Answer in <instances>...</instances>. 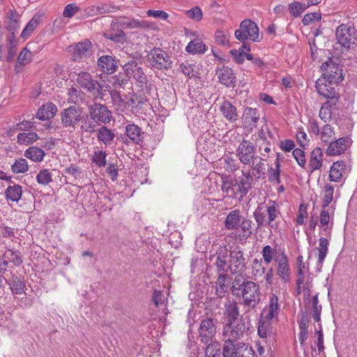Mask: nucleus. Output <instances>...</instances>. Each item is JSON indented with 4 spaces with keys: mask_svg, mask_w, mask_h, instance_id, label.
<instances>
[{
    "mask_svg": "<svg viewBox=\"0 0 357 357\" xmlns=\"http://www.w3.org/2000/svg\"><path fill=\"white\" fill-rule=\"evenodd\" d=\"M280 215V204L273 200H268L266 203L258 204L253 213V217L258 227H277L278 225L275 221Z\"/></svg>",
    "mask_w": 357,
    "mask_h": 357,
    "instance_id": "1",
    "label": "nucleus"
},
{
    "mask_svg": "<svg viewBox=\"0 0 357 357\" xmlns=\"http://www.w3.org/2000/svg\"><path fill=\"white\" fill-rule=\"evenodd\" d=\"M246 335V326L243 320L227 321L224 326L222 336L224 343H237Z\"/></svg>",
    "mask_w": 357,
    "mask_h": 357,
    "instance_id": "2",
    "label": "nucleus"
},
{
    "mask_svg": "<svg viewBox=\"0 0 357 357\" xmlns=\"http://www.w3.org/2000/svg\"><path fill=\"white\" fill-rule=\"evenodd\" d=\"M337 43L345 48H350L353 45H357V29L353 24H342L335 30Z\"/></svg>",
    "mask_w": 357,
    "mask_h": 357,
    "instance_id": "3",
    "label": "nucleus"
},
{
    "mask_svg": "<svg viewBox=\"0 0 357 357\" xmlns=\"http://www.w3.org/2000/svg\"><path fill=\"white\" fill-rule=\"evenodd\" d=\"M244 305L255 308L260 302V289L258 284L252 281L243 282L241 285Z\"/></svg>",
    "mask_w": 357,
    "mask_h": 357,
    "instance_id": "4",
    "label": "nucleus"
},
{
    "mask_svg": "<svg viewBox=\"0 0 357 357\" xmlns=\"http://www.w3.org/2000/svg\"><path fill=\"white\" fill-rule=\"evenodd\" d=\"M235 38L240 41L252 40L258 41L259 39V28L257 24L250 20H243L239 28L234 32Z\"/></svg>",
    "mask_w": 357,
    "mask_h": 357,
    "instance_id": "5",
    "label": "nucleus"
},
{
    "mask_svg": "<svg viewBox=\"0 0 357 357\" xmlns=\"http://www.w3.org/2000/svg\"><path fill=\"white\" fill-rule=\"evenodd\" d=\"M254 351L245 342L224 343L222 357H254Z\"/></svg>",
    "mask_w": 357,
    "mask_h": 357,
    "instance_id": "6",
    "label": "nucleus"
},
{
    "mask_svg": "<svg viewBox=\"0 0 357 357\" xmlns=\"http://www.w3.org/2000/svg\"><path fill=\"white\" fill-rule=\"evenodd\" d=\"M236 155L239 161L244 165H250L257 159V149L248 139H243L236 151Z\"/></svg>",
    "mask_w": 357,
    "mask_h": 357,
    "instance_id": "7",
    "label": "nucleus"
},
{
    "mask_svg": "<svg viewBox=\"0 0 357 357\" xmlns=\"http://www.w3.org/2000/svg\"><path fill=\"white\" fill-rule=\"evenodd\" d=\"M321 68L324 71V79L327 82L337 84L343 80L342 68L331 59L322 63Z\"/></svg>",
    "mask_w": 357,
    "mask_h": 357,
    "instance_id": "8",
    "label": "nucleus"
},
{
    "mask_svg": "<svg viewBox=\"0 0 357 357\" xmlns=\"http://www.w3.org/2000/svg\"><path fill=\"white\" fill-rule=\"evenodd\" d=\"M82 111L75 106H70L61 112V123L66 128L75 129L82 119Z\"/></svg>",
    "mask_w": 357,
    "mask_h": 357,
    "instance_id": "9",
    "label": "nucleus"
},
{
    "mask_svg": "<svg viewBox=\"0 0 357 357\" xmlns=\"http://www.w3.org/2000/svg\"><path fill=\"white\" fill-rule=\"evenodd\" d=\"M150 65L155 68L168 69L172 66L169 56L160 48H154L148 54Z\"/></svg>",
    "mask_w": 357,
    "mask_h": 357,
    "instance_id": "10",
    "label": "nucleus"
},
{
    "mask_svg": "<svg viewBox=\"0 0 357 357\" xmlns=\"http://www.w3.org/2000/svg\"><path fill=\"white\" fill-rule=\"evenodd\" d=\"M335 206L322 208L319 215L320 234L331 238Z\"/></svg>",
    "mask_w": 357,
    "mask_h": 357,
    "instance_id": "11",
    "label": "nucleus"
},
{
    "mask_svg": "<svg viewBox=\"0 0 357 357\" xmlns=\"http://www.w3.org/2000/svg\"><path fill=\"white\" fill-rule=\"evenodd\" d=\"M88 111L98 124L109 123L112 119V112L105 105L93 103L89 106Z\"/></svg>",
    "mask_w": 357,
    "mask_h": 357,
    "instance_id": "12",
    "label": "nucleus"
},
{
    "mask_svg": "<svg viewBox=\"0 0 357 357\" xmlns=\"http://www.w3.org/2000/svg\"><path fill=\"white\" fill-rule=\"evenodd\" d=\"M352 140L349 137L333 139L328 144L326 154L328 156H336L344 153L351 145Z\"/></svg>",
    "mask_w": 357,
    "mask_h": 357,
    "instance_id": "13",
    "label": "nucleus"
},
{
    "mask_svg": "<svg viewBox=\"0 0 357 357\" xmlns=\"http://www.w3.org/2000/svg\"><path fill=\"white\" fill-rule=\"evenodd\" d=\"M123 68L126 75L130 78L133 77L140 86L146 83V76L137 61H128L123 65Z\"/></svg>",
    "mask_w": 357,
    "mask_h": 357,
    "instance_id": "14",
    "label": "nucleus"
},
{
    "mask_svg": "<svg viewBox=\"0 0 357 357\" xmlns=\"http://www.w3.org/2000/svg\"><path fill=\"white\" fill-rule=\"evenodd\" d=\"M234 178L236 180V185L238 187V192H240V199H243L252 188L254 183L253 176L250 169L242 170L241 175Z\"/></svg>",
    "mask_w": 357,
    "mask_h": 357,
    "instance_id": "15",
    "label": "nucleus"
},
{
    "mask_svg": "<svg viewBox=\"0 0 357 357\" xmlns=\"http://www.w3.org/2000/svg\"><path fill=\"white\" fill-rule=\"evenodd\" d=\"M76 82L82 88L93 95H95V90L100 87V82L87 72H80L77 75Z\"/></svg>",
    "mask_w": 357,
    "mask_h": 357,
    "instance_id": "16",
    "label": "nucleus"
},
{
    "mask_svg": "<svg viewBox=\"0 0 357 357\" xmlns=\"http://www.w3.org/2000/svg\"><path fill=\"white\" fill-rule=\"evenodd\" d=\"M243 252L239 248H236L229 254V271L231 273H238L245 268Z\"/></svg>",
    "mask_w": 357,
    "mask_h": 357,
    "instance_id": "17",
    "label": "nucleus"
},
{
    "mask_svg": "<svg viewBox=\"0 0 357 357\" xmlns=\"http://www.w3.org/2000/svg\"><path fill=\"white\" fill-rule=\"evenodd\" d=\"M333 84L327 82L326 79H319L316 82V88L320 96L331 99L330 101L335 102L334 100H337L338 94L333 86Z\"/></svg>",
    "mask_w": 357,
    "mask_h": 357,
    "instance_id": "18",
    "label": "nucleus"
},
{
    "mask_svg": "<svg viewBox=\"0 0 357 357\" xmlns=\"http://www.w3.org/2000/svg\"><path fill=\"white\" fill-rule=\"evenodd\" d=\"M348 171L346 162L343 160L336 161L333 163L330 168L328 179L331 182L340 183Z\"/></svg>",
    "mask_w": 357,
    "mask_h": 357,
    "instance_id": "19",
    "label": "nucleus"
},
{
    "mask_svg": "<svg viewBox=\"0 0 357 357\" xmlns=\"http://www.w3.org/2000/svg\"><path fill=\"white\" fill-rule=\"evenodd\" d=\"M199 337L201 341L208 344L212 340L215 334V327L213 319L207 318L203 320L199 326Z\"/></svg>",
    "mask_w": 357,
    "mask_h": 357,
    "instance_id": "20",
    "label": "nucleus"
},
{
    "mask_svg": "<svg viewBox=\"0 0 357 357\" xmlns=\"http://www.w3.org/2000/svg\"><path fill=\"white\" fill-rule=\"evenodd\" d=\"M275 262L277 264L278 275L284 282H289L291 280V268L287 257L282 254L280 257L275 259Z\"/></svg>",
    "mask_w": 357,
    "mask_h": 357,
    "instance_id": "21",
    "label": "nucleus"
},
{
    "mask_svg": "<svg viewBox=\"0 0 357 357\" xmlns=\"http://www.w3.org/2000/svg\"><path fill=\"white\" fill-rule=\"evenodd\" d=\"M211 260L215 261V264L219 271L227 272L229 270V261H228V251L226 248H219Z\"/></svg>",
    "mask_w": 357,
    "mask_h": 357,
    "instance_id": "22",
    "label": "nucleus"
},
{
    "mask_svg": "<svg viewBox=\"0 0 357 357\" xmlns=\"http://www.w3.org/2000/svg\"><path fill=\"white\" fill-rule=\"evenodd\" d=\"M278 301L279 298L277 295L274 294L270 295L268 304L262 312V317L264 319L270 321L278 317L280 311Z\"/></svg>",
    "mask_w": 357,
    "mask_h": 357,
    "instance_id": "23",
    "label": "nucleus"
},
{
    "mask_svg": "<svg viewBox=\"0 0 357 357\" xmlns=\"http://www.w3.org/2000/svg\"><path fill=\"white\" fill-rule=\"evenodd\" d=\"M222 180L221 190L225 193V196L233 199L236 198L238 195L240 196L235 178L233 179L231 176H225L222 178Z\"/></svg>",
    "mask_w": 357,
    "mask_h": 357,
    "instance_id": "24",
    "label": "nucleus"
},
{
    "mask_svg": "<svg viewBox=\"0 0 357 357\" xmlns=\"http://www.w3.org/2000/svg\"><path fill=\"white\" fill-rule=\"evenodd\" d=\"M296 286L303 287V293L306 299L309 300L312 289V278L310 272L296 274Z\"/></svg>",
    "mask_w": 357,
    "mask_h": 357,
    "instance_id": "25",
    "label": "nucleus"
},
{
    "mask_svg": "<svg viewBox=\"0 0 357 357\" xmlns=\"http://www.w3.org/2000/svg\"><path fill=\"white\" fill-rule=\"evenodd\" d=\"M91 49V43L89 40H84L77 43L73 51V59L74 61H78L84 57L90 55Z\"/></svg>",
    "mask_w": 357,
    "mask_h": 357,
    "instance_id": "26",
    "label": "nucleus"
},
{
    "mask_svg": "<svg viewBox=\"0 0 357 357\" xmlns=\"http://www.w3.org/2000/svg\"><path fill=\"white\" fill-rule=\"evenodd\" d=\"M324 154L321 148L314 149L310 155L308 169L310 173L320 169L323 165Z\"/></svg>",
    "mask_w": 357,
    "mask_h": 357,
    "instance_id": "27",
    "label": "nucleus"
},
{
    "mask_svg": "<svg viewBox=\"0 0 357 357\" xmlns=\"http://www.w3.org/2000/svg\"><path fill=\"white\" fill-rule=\"evenodd\" d=\"M243 123L245 128L252 129L257 126L259 119V113L256 108L246 107L243 114Z\"/></svg>",
    "mask_w": 357,
    "mask_h": 357,
    "instance_id": "28",
    "label": "nucleus"
},
{
    "mask_svg": "<svg viewBox=\"0 0 357 357\" xmlns=\"http://www.w3.org/2000/svg\"><path fill=\"white\" fill-rule=\"evenodd\" d=\"M216 75L220 82L227 86H231L235 83V75L233 70L229 67L222 66L216 70Z\"/></svg>",
    "mask_w": 357,
    "mask_h": 357,
    "instance_id": "29",
    "label": "nucleus"
},
{
    "mask_svg": "<svg viewBox=\"0 0 357 357\" xmlns=\"http://www.w3.org/2000/svg\"><path fill=\"white\" fill-rule=\"evenodd\" d=\"M125 134L132 143L136 144L142 142L144 138V132L142 128L135 123H128L126 126Z\"/></svg>",
    "mask_w": 357,
    "mask_h": 357,
    "instance_id": "30",
    "label": "nucleus"
},
{
    "mask_svg": "<svg viewBox=\"0 0 357 357\" xmlns=\"http://www.w3.org/2000/svg\"><path fill=\"white\" fill-rule=\"evenodd\" d=\"M220 112L222 116L231 123L238 119V113L235 106L228 100H225L220 106Z\"/></svg>",
    "mask_w": 357,
    "mask_h": 357,
    "instance_id": "31",
    "label": "nucleus"
},
{
    "mask_svg": "<svg viewBox=\"0 0 357 357\" xmlns=\"http://www.w3.org/2000/svg\"><path fill=\"white\" fill-rule=\"evenodd\" d=\"M57 112V107L55 104L47 102L43 104L38 110L36 117L41 121L52 119Z\"/></svg>",
    "mask_w": 357,
    "mask_h": 357,
    "instance_id": "32",
    "label": "nucleus"
},
{
    "mask_svg": "<svg viewBox=\"0 0 357 357\" xmlns=\"http://www.w3.org/2000/svg\"><path fill=\"white\" fill-rule=\"evenodd\" d=\"M98 66L102 72L107 74L114 73L117 68L116 61L109 55L100 56L98 60Z\"/></svg>",
    "mask_w": 357,
    "mask_h": 357,
    "instance_id": "33",
    "label": "nucleus"
},
{
    "mask_svg": "<svg viewBox=\"0 0 357 357\" xmlns=\"http://www.w3.org/2000/svg\"><path fill=\"white\" fill-rule=\"evenodd\" d=\"M231 284V278L225 274H222L218 276L215 282V294L220 297L222 298L228 290Z\"/></svg>",
    "mask_w": 357,
    "mask_h": 357,
    "instance_id": "34",
    "label": "nucleus"
},
{
    "mask_svg": "<svg viewBox=\"0 0 357 357\" xmlns=\"http://www.w3.org/2000/svg\"><path fill=\"white\" fill-rule=\"evenodd\" d=\"M331 238L327 237L326 236H323L319 239V246L317 248L318 250L317 254V265L321 268L323 263L326 257L328 251V245H329V240Z\"/></svg>",
    "mask_w": 357,
    "mask_h": 357,
    "instance_id": "35",
    "label": "nucleus"
},
{
    "mask_svg": "<svg viewBox=\"0 0 357 357\" xmlns=\"http://www.w3.org/2000/svg\"><path fill=\"white\" fill-rule=\"evenodd\" d=\"M20 15L15 10H10L6 16V28L13 35L20 27Z\"/></svg>",
    "mask_w": 357,
    "mask_h": 357,
    "instance_id": "36",
    "label": "nucleus"
},
{
    "mask_svg": "<svg viewBox=\"0 0 357 357\" xmlns=\"http://www.w3.org/2000/svg\"><path fill=\"white\" fill-rule=\"evenodd\" d=\"M225 315L227 321H238L239 316L238 307L237 303L234 300H227L225 303Z\"/></svg>",
    "mask_w": 357,
    "mask_h": 357,
    "instance_id": "37",
    "label": "nucleus"
},
{
    "mask_svg": "<svg viewBox=\"0 0 357 357\" xmlns=\"http://www.w3.org/2000/svg\"><path fill=\"white\" fill-rule=\"evenodd\" d=\"M241 222L239 210H233L229 213L225 220V225L227 229H235L240 226Z\"/></svg>",
    "mask_w": 357,
    "mask_h": 357,
    "instance_id": "38",
    "label": "nucleus"
},
{
    "mask_svg": "<svg viewBox=\"0 0 357 357\" xmlns=\"http://www.w3.org/2000/svg\"><path fill=\"white\" fill-rule=\"evenodd\" d=\"M337 185H333L331 183H326L321 190L322 195V208L330 207L329 204L333 200V195L335 187Z\"/></svg>",
    "mask_w": 357,
    "mask_h": 357,
    "instance_id": "39",
    "label": "nucleus"
},
{
    "mask_svg": "<svg viewBox=\"0 0 357 357\" xmlns=\"http://www.w3.org/2000/svg\"><path fill=\"white\" fill-rule=\"evenodd\" d=\"M264 162L265 159L257 156V159L255 160L250 165L253 171L252 174L256 178H265L266 172Z\"/></svg>",
    "mask_w": 357,
    "mask_h": 357,
    "instance_id": "40",
    "label": "nucleus"
},
{
    "mask_svg": "<svg viewBox=\"0 0 357 357\" xmlns=\"http://www.w3.org/2000/svg\"><path fill=\"white\" fill-rule=\"evenodd\" d=\"M85 94L78 86H72L68 91V102L80 105L84 100Z\"/></svg>",
    "mask_w": 357,
    "mask_h": 357,
    "instance_id": "41",
    "label": "nucleus"
},
{
    "mask_svg": "<svg viewBox=\"0 0 357 357\" xmlns=\"http://www.w3.org/2000/svg\"><path fill=\"white\" fill-rule=\"evenodd\" d=\"M96 131L98 139L105 145L111 144L115 137L114 132L106 126H102Z\"/></svg>",
    "mask_w": 357,
    "mask_h": 357,
    "instance_id": "42",
    "label": "nucleus"
},
{
    "mask_svg": "<svg viewBox=\"0 0 357 357\" xmlns=\"http://www.w3.org/2000/svg\"><path fill=\"white\" fill-rule=\"evenodd\" d=\"M32 54L26 47L24 48L18 56L15 70L17 73H20L22 70V67L29 64L31 61Z\"/></svg>",
    "mask_w": 357,
    "mask_h": 357,
    "instance_id": "43",
    "label": "nucleus"
},
{
    "mask_svg": "<svg viewBox=\"0 0 357 357\" xmlns=\"http://www.w3.org/2000/svg\"><path fill=\"white\" fill-rule=\"evenodd\" d=\"M80 128L83 132L93 133L96 130V126L98 123L93 120L91 114L89 113L84 116L82 115Z\"/></svg>",
    "mask_w": 357,
    "mask_h": 357,
    "instance_id": "44",
    "label": "nucleus"
},
{
    "mask_svg": "<svg viewBox=\"0 0 357 357\" xmlns=\"http://www.w3.org/2000/svg\"><path fill=\"white\" fill-rule=\"evenodd\" d=\"M335 132L334 128L330 124H325L321 128L319 137L322 143L328 144L335 139Z\"/></svg>",
    "mask_w": 357,
    "mask_h": 357,
    "instance_id": "45",
    "label": "nucleus"
},
{
    "mask_svg": "<svg viewBox=\"0 0 357 357\" xmlns=\"http://www.w3.org/2000/svg\"><path fill=\"white\" fill-rule=\"evenodd\" d=\"M335 108V102L327 100L322 104L319 110V117L327 122L331 119L333 110Z\"/></svg>",
    "mask_w": 357,
    "mask_h": 357,
    "instance_id": "46",
    "label": "nucleus"
},
{
    "mask_svg": "<svg viewBox=\"0 0 357 357\" xmlns=\"http://www.w3.org/2000/svg\"><path fill=\"white\" fill-rule=\"evenodd\" d=\"M40 21V17L38 15H35L22 30L21 37L24 40L29 38L38 26Z\"/></svg>",
    "mask_w": 357,
    "mask_h": 357,
    "instance_id": "47",
    "label": "nucleus"
},
{
    "mask_svg": "<svg viewBox=\"0 0 357 357\" xmlns=\"http://www.w3.org/2000/svg\"><path fill=\"white\" fill-rule=\"evenodd\" d=\"M24 156L34 162H40L45 155V151L38 147L31 146L24 151Z\"/></svg>",
    "mask_w": 357,
    "mask_h": 357,
    "instance_id": "48",
    "label": "nucleus"
},
{
    "mask_svg": "<svg viewBox=\"0 0 357 357\" xmlns=\"http://www.w3.org/2000/svg\"><path fill=\"white\" fill-rule=\"evenodd\" d=\"M6 197L12 202H18L22 195V187L20 185L14 184L9 185L5 192Z\"/></svg>",
    "mask_w": 357,
    "mask_h": 357,
    "instance_id": "49",
    "label": "nucleus"
},
{
    "mask_svg": "<svg viewBox=\"0 0 357 357\" xmlns=\"http://www.w3.org/2000/svg\"><path fill=\"white\" fill-rule=\"evenodd\" d=\"M185 51L190 54H203L206 52V45L201 40L194 39L188 44Z\"/></svg>",
    "mask_w": 357,
    "mask_h": 357,
    "instance_id": "50",
    "label": "nucleus"
},
{
    "mask_svg": "<svg viewBox=\"0 0 357 357\" xmlns=\"http://www.w3.org/2000/svg\"><path fill=\"white\" fill-rule=\"evenodd\" d=\"M311 303L312 305V316L315 322L320 324L321 321V313L322 307L320 304H319L318 300V294H316L312 297L310 301L308 302V305Z\"/></svg>",
    "mask_w": 357,
    "mask_h": 357,
    "instance_id": "51",
    "label": "nucleus"
},
{
    "mask_svg": "<svg viewBox=\"0 0 357 357\" xmlns=\"http://www.w3.org/2000/svg\"><path fill=\"white\" fill-rule=\"evenodd\" d=\"M266 268L263 265L262 260L257 258L252 261V275L254 279L261 278L264 275Z\"/></svg>",
    "mask_w": 357,
    "mask_h": 357,
    "instance_id": "52",
    "label": "nucleus"
},
{
    "mask_svg": "<svg viewBox=\"0 0 357 357\" xmlns=\"http://www.w3.org/2000/svg\"><path fill=\"white\" fill-rule=\"evenodd\" d=\"M17 142L20 144H30L39 139L38 135L36 132H21L17 136Z\"/></svg>",
    "mask_w": 357,
    "mask_h": 357,
    "instance_id": "53",
    "label": "nucleus"
},
{
    "mask_svg": "<svg viewBox=\"0 0 357 357\" xmlns=\"http://www.w3.org/2000/svg\"><path fill=\"white\" fill-rule=\"evenodd\" d=\"M307 9L305 3L300 1H293L289 4V11L291 16L294 17H298L301 15L303 12Z\"/></svg>",
    "mask_w": 357,
    "mask_h": 357,
    "instance_id": "54",
    "label": "nucleus"
},
{
    "mask_svg": "<svg viewBox=\"0 0 357 357\" xmlns=\"http://www.w3.org/2000/svg\"><path fill=\"white\" fill-rule=\"evenodd\" d=\"M10 289L13 294H20L24 292L25 287L24 282L17 276L13 275V279L8 281Z\"/></svg>",
    "mask_w": 357,
    "mask_h": 357,
    "instance_id": "55",
    "label": "nucleus"
},
{
    "mask_svg": "<svg viewBox=\"0 0 357 357\" xmlns=\"http://www.w3.org/2000/svg\"><path fill=\"white\" fill-rule=\"evenodd\" d=\"M230 34L227 31L217 30L215 33V43L220 45L229 46Z\"/></svg>",
    "mask_w": 357,
    "mask_h": 357,
    "instance_id": "56",
    "label": "nucleus"
},
{
    "mask_svg": "<svg viewBox=\"0 0 357 357\" xmlns=\"http://www.w3.org/2000/svg\"><path fill=\"white\" fill-rule=\"evenodd\" d=\"M5 255L10 262L13 263L15 266H20L23 262L22 254L19 250L9 249Z\"/></svg>",
    "mask_w": 357,
    "mask_h": 357,
    "instance_id": "57",
    "label": "nucleus"
},
{
    "mask_svg": "<svg viewBox=\"0 0 357 357\" xmlns=\"http://www.w3.org/2000/svg\"><path fill=\"white\" fill-rule=\"evenodd\" d=\"M29 169V165L26 159L19 158L15 160L11 166L12 172L15 174L26 172Z\"/></svg>",
    "mask_w": 357,
    "mask_h": 357,
    "instance_id": "58",
    "label": "nucleus"
},
{
    "mask_svg": "<svg viewBox=\"0 0 357 357\" xmlns=\"http://www.w3.org/2000/svg\"><path fill=\"white\" fill-rule=\"evenodd\" d=\"M37 182L43 185H46L52 181V174L47 169L40 170L36 176Z\"/></svg>",
    "mask_w": 357,
    "mask_h": 357,
    "instance_id": "59",
    "label": "nucleus"
},
{
    "mask_svg": "<svg viewBox=\"0 0 357 357\" xmlns=\"http://www.w3.org/2000/svg\"><path fill=\"white\" fill-rule=\"evenodd\" d=\"M107 153L103 151H96L91 157V161L98 167H104L106 165Z\"/></svg>",
    "mask_w": 357,
    "mask_h": 357,
    "instance_id": "60",
    "label": "nucleus"
},
{
    "mask_svg": "<svg viewBox=\"0 0 357 357\" xmlns=\"http://www.w3.org/2000/svg\"><path fill=\"white\" fill-rule=\"evenodd\" d=\"M205 357H221L220 349L218 344H208L205 349Z\"/></svg>",
    "mask_w": 357,
    "mask_h": 357,
    "instance_id": "61",
    "label": "nucleus"
},
{
    "mask_svg": "<svg viewBox=\"0 0 357 357\" xmlns=\"http://www.w3.org/2000/svg\"><path fill=\"white\" fill-rule=\"evenodd\" d=\"M263 259L266 264H270L274 259L275 250L270 245H266L261 250Z\"/></svg>",
    "mask_w": 357,
    "mask_h": 357,
    "instance_id": "62",
    "label": "nucleus"
},
{
    "mask_svg": "<svg viewBox=\"0 0 357 357\" xmlns=\"http://www.w3.org/2000/svg\"><path fill=\"white\" fill-rule=\"evenodd\" d=\"M268 180L271 182L275 181L277 183H280V163L278 160H276L275 162V168L271 167L268 169Z\"/></svg>",
    "mask_w": 357,
    "mask_h": 357,
    "instance_id": "63",
    "label": "nucleus"
},
{
    "mask_svg": "<svg viewBox=\"0 0 357 357\" xmlns=\"http://www.w3.org/2000/svg\"><path fill=\"white\" fill-rule=\"evenodd\" d=\"M292 154L298 165L302 168H305L306 160L304 151L300 149H295Z\"/></svg>",
    "mask_w": 357,
    "mask_h": 357,
    "instance_id": "64",
    "label": "nucleus"
}]
</instances>
